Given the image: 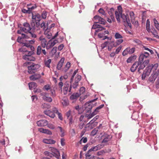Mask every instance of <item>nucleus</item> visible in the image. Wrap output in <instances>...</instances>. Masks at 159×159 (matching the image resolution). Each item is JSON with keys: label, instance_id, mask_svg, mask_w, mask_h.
<instances>
[{"label": "nucleus", "instance_id": "nucleus-1", "mask_svg": "<svg viewBox=\"0 0 159 159\" xmlns=\"http://www.w3.org/2000/svg\"><path fill=\"white\" fill-rule=\"evenodd\" d=\"M39 39L40 41V45L38 46L36 54L38 55L41 54L42 52L44 55H46L47 53L45 49H42V48H46L47 50L49 49L53 46L57 42L56 40L52 39L50 40L47 42L46 39L43 36H40Z\"/></svg>", "mask_w": 159, "mask_h": 159}, {"label": "nucleus", "instance_id": "nucleus-2", "mask_svg": "<svg viewBox=\"0 0 159 159\" xmlns=\"http://www.w3.org/2000/svg\"><path fill=\"white\" fill-rule=\"evenodd\" d=\"M117 11L115 12L116 19L118 22L119 23L120 21V18L122 19L123 21L124 22L127 23L129 26L130 27L131 25L130 23L129 19L127 17V16L124 14H122V8L121 6H118L117 7Z\"/></svg>", "mask_w": 159, "mask_h": 159}, {"label": "nucleus", "instance_id": "nucleus-3", "mask_svg": "<svg viewBox=\"0 0 159 159\" xmlns=\"http://www.w3.org/2000/svg\"><path fill=\"white\" fill-rule=\"evenodd\" d=\"M19 51L23 52L22 58L24 60L30 61H34L35 60V58L32 56L33 53V51H28L23 47L19 49Z\"/></svg>", "mask_w": 159, "mask_h": 159}, {"label": "nucleus", "instance_id": "nucleus-4", "mask_svg": "<svg viewBox=\"0 0 159 159\" xmlns=\"http://www.w3.org/2000/svg\"><path fill=\"white\" fill-rule=\"evenodd\" d=\"M52 153L48 151H45L44 153L46 155L49 156L50 157H52L53 156L57 159H59L60 158V152L57 149L54 148H52Z\"/></svg>", "mask_w": 159, "mask_h": 159}, {"label": "nucleus", "instance_id": "nucleus-5", "mask_svg": "<svg viewBox=\"0 0 159 159\" xmlns=\"http://www.w3.org/2000/svg\"><path fill=\"white\" fill-rule=\"evenodd\" d=\"M40 67V66L38 64L33 63L30 66H28V71L30 74L34 73Z\"/></svg>", "mask_w": 159, "mask_h": 159}, {"label": "nucleus", "instance_id": "nucleus-6", "mask_svg": "<svg viewBox=\"0 0 159 159\" xmlns=\"http://www.w3.org/2000/svg\"><path fill=\"white\" fill-rule=\"evenodd\" d=\"M93 20L95 24H96L99 23L101 24L105 25L106 23V21L104 19L98 15H96L94 16Z\"/></svg>", "mask_w": 159, "mask_h": 159}, {"label": "nucleus", "instance_id": "nucleus-7", "mask_svg": "<svg viewBox=\"0 0 159 159\" xmlns=\"http://www.w3.org/2000/svg\"><path fill=\"white\" fill-rule=\"evenodd\" d=\"M72 88V85H71L69 86V82L66 81L64 84L63 88V92L64 95L67 94L68 92L70 93Z\"/></svg>", "mask_w": 159, "mask_h": 159}, {"label": "nucleus", "instance_id": "nucleus-8", "mask_svg": "<svg viewBox=\"0 0 159 159\" xmlns=\"http://www.w3.org/2000/svg\"><path fill=\"white\" fill-rule=\"evenodd\" d=\"M23 26L24 27H20V29L21 30H23L26 34L27 33L30 31L31 28L30 27V25L28 23L25 22L23 23Z\"/></svg>", "mask_w": 159, "mask_h": 159}, {"label": "nucleus", "instance_id": "nucleus-9", "mask_svg": "<svg viewBox=\"0 0 159 159\" xmlns=\"http://www.w3.org/2000/svg\"><path fill=\"white\" fill-rule=\"evenodd\" d=\"M93 29L95 30V34L96 33H98L99 31L105 30V29L104 28L102 27L100 25L94 24L93 25L92 28V30Z\"/></svg>", "mask_w": 159, "mask_h": 159}, {"label": "nucleus", "instance_id": "nucleus-10", "mask_svg": "<svg viewBox=\"0 0 159 159\" xmlns=\"http://www.w3.org/2000/svg\"><path fill=\"white\" fill-rule=\"evenodd\" d=\"M40 95L42 96V98L44 101L48 102H51L52 101V98L48 96V93H47L42 92L41 93Z\"/></svg>", "mask_w": 159, "mask_h": 159}, {"label": "nucleus", "instance_id": "nucleus-11", "mask_svg": "<svg viewBox=\"0 0 159 159\" xmlns=\"http://www.w3.org/2000/svg\"><path fill=\"white\" fill-rule=\"evenodd\" d=\"M149 53L147 52L142 53L139 56V61H140V63L143 62L144 59H146L149 56Z\"/></svg>", "mask_w": 159, "mask_h": 159}, {"label": "nucleus", "instance_id": "nucleus-12", "mask_svg": "<svg viewBox=\"0 0 159 159\" xmlns=\"http://www.w3.org/2000/svg\"><path fill=\"white\" fill-rule=\"evenodd\" d=\"M48 121L45 120H40L37 122V125L39 126H46L48 125Z\"/></svg>", "mask_w": 159, "mask_h": 159}, {"label": "nucleus", "instance_id": "nucleus-13", "mask_svg": "<svg viewBox=\"0 0 159 159\" xmlns=\"http://www.w3.org/2000/svg\"><path fill=\"white\" fill-rule=\"evenodd\" d=\"M32 20L34 21H40L41 20V16L40 14H34L32 13Z\"/></svg>", "mask_w": 159, "mask_h": 159}, {"label": "nucleus", "instance_id": "nucleus-14", "mask_svg": "<svg viewBox=\"0 0 159 159\" xmlns=\"http://www.w3.org/2000/svg\"><path fill=\"white\" fill-rule=\"evenodd\" d=\"M43 113L45 115L48 116L52 118H54L55 116V114H54L53 112H52V111L48 110H46L44 111Z\"/></svg>", "mask_w": 159, "mask_h": 159}, {"label": "nucleus", "instance_id": "nucleus-15", "mask_svg": "<svg viewBox=\"0 0 159 159\" xmlns=\"http://www.w3.org/2000/svg\"><path fill=\"white\" fill-rule=\"evenodd\" d=\"M41 77L40 75L37 73L31 75L29 77V78L31 80L34 81L40 79Z\"/></svg>", "mask_w": 159, "mask_h": 159}, {"label": "nucleus", "instance_id": "nucleus-16", "mask_svg": "<svg viewBox=\"0 0 159 159\" xmlns=\"http://www.w3.org/2000/svg\"><path fill=\"white\" fill-rule=\"evenodd\" d=\"M23 37H25V39H28L30 38V37L33 38H35L36 37V35L34 34L31 33L30 31L25 34V35H23Z\"/></svg>", "mask_w": 159, "mask_h": 159}, {"label": "nucleus", "instance_id": "nucleus-17", "mask_svg": "<svg viewBox=\"0 0 159 159\" xmlns=\"http://www.w3.org/2000/svg\"><path fill=\"white\" fill-rule=\"evenodd\" d=\"M23 46L22 47H25L28 48V50H30L31 51H34V47L29 43H23Z\"/></svg>", "mask_w": 159, "mask_h": 159}, {"label": "nucleus", "instance_id": "nucleus-18", "mask_svg": "<svg viewBox=\"0 0 159 159\" xmlns=\"http://www.w3.org/2000/svg\"><path fill=\"white\" fill-rule=\"evenodd\" d=\"M104 106V104H102L100 105L99 106L97 107L95 110L90 115V119L94 116V115H96L98 111V110L102 108Z\"/></svg>", "mask_w": 159, "mask_h": 159}, {"label": "nucleus", "instance_id": "nucleus-19", "mask_svg": "<svg viewBox=\"0 0 159 159\" xmlns=\"http://www.w3.org/2000/svg\"><path fill=\"white\" fill-rule=\"evenodd\" d=\"M65 60L64 58H62L60 61L58 62L57 67V68L58 70H60L61 69Z\"/></svg>", "mask_w": 159, "mask_h": 159}, {"label": "nucleus", "instance_id": "nucleus-20", "mask_svg": "<svg viewBox=\"0 0 159 159\" xmlns=\"http://www.w3.org/2000/svg\"><path fill=\"white\" fill-rule=\"evenodd\" d=\"M114 12V10L113 8H111L108 11V13L111 17L113 22L115 21V20L114 16H113V14Z\"/></svg>", "mask_w": 159, "mask_h": 159}, {"label": "nucleus", "instance_id": "nucleus-21", "mask_svg": "<svg viewBox=\"0 0 159 159\" xmlns=\"http://www.w3.org/2000/svg\"><path fill=\"white\" fill-rule=\"evenodd\" d=\"M104 146V145L103 144H98V145L93 147L90 149V152L91 151H96L103 148Z\"/></svg>", "mask_w": 159, "mask_h": 159}, {"label": "nucleus", "instance_id": "nucleus-22", "mask_svg": "<svg viewBox=\"0 0 159 159\" xmlns=\"http://www.w3.org/2000/svg\"><path fill=\"white\" fill-rule=\"evenodd\" d=\"M138 61L135 62H134V64L132 65L131 68H130V70L132 72H134L138 67Z\"/></svg>", "mask_w": 159, "mask_h": 159}, {"label": "nucleus", "instance_id": "nucleus-23", "mask_svg": "<svg viewBox=\"0 0 159 159\" xmlns=\"http://www.w3.org/2000/svg\"><path fill=\"white\" fill-rule=\"evenodd\" d=\"M57 129L58 131L60 132V135L61 137H63L64 136L65 130L63 128L60 126H58Z\"/></svg>", "mask_w": 159, "mask_h": 159}, {"label": "nucleus", "instance_id": "nucleus-24", "mask_svg": "<svg viewBox=\"0 0 159 159\" xmlns=\"http://www.w3.org/2000/svg\"><path fill=\"white\" fill-rule=\"evenodd\" d=\"M43 141L44 143L47 144H54L56 142L55 141L51 139H45L43 140Z\"/></svg>", "mask_w": 159, "mask_h": 159}, {"label": "nucleus", "instance_id": "nucleus-25", "mask_svg": "<svg viewBox=\"0 0 159 159\" xmlns=\"http://www.w3.org/2000/svg\"><path fill=\"white\" fill-rule=\"evenodd\" d=\"M40 27L45 32L48 29V24H46L44 22H42L40 25Z\"/></svg>", "mask_w": 159, "mask_h": 159}, {"label": "nucleus", "instance_id": "nucleus-26", "mask_svg": "<svg viewBox=\"0 0 159 159\" xmlns=\"http://www.w3.org/2000/svg\"><path fill=\"white\" fill-rule=\"evenodd\" d=\"M136 58V56H131L127 60L126 62L127 63H131L132 61H134Z\"/></svg>", "mask_w": 159, "mask_h": 159}, {"label": "nucleus", "instance_id": "nucleus-27", "mask_svg": "<svg viewBox=\"0 0 159 159\" xmlns=\"http://www.w3.org/2000/svg\"><path fill=\"white\" fill-rule=\"evenodd\" d=\"M27 6L28 7L27 8L30 10V13L32 12V11L36 7V5L35 4L32 5V4H30L28 5Z\"/></svg>", "mask_w": 159, "mask_h": 159}, {"label": "nucleus", "instance_id": "nucleus-28", "mask_svg": "<svg viewBox=\"0 0 159 159\" xmlns=\"http://www.w3.org/2000/svg\"><path fill=\"white\" fill-rule=\"evenodd\" d=\"M80 94L78 93H73L70 97V99L73 100L75 99L78 98L80 96Z\"/></svg>", "mask_w": 159, "mask_h": 159}, {"label": "nucleus", "instance_id": "nucleus-29", "mask_svg": "<svg viewBox=\"0 0 159 159\" xmlns=\"http://www.w3.org/2000/svg\"><path fill=\"white\" fill-rule=\"evenodd\" d=\"M29 88L31 90L33 88L35 89L36 86V84L34 82H32L28 84Z\"/></svg>", "mask_w": 159, "mask_h": 159}, {"label": "nucleus", "instance_id": "nucleus-30", "mask_svg": "<svg viewBox=\"0 0 159 159\" xmlns=\"http://www.w3.org/2000/svg\"><path fill=\"white\" fill-rule=\"evenodd\" d=\"M51 60L49 59L47 60H45L44 61V65L46 67L50 68V64L51 62Z\"/></svg>", "mask_w": 159, "mask_h": 159}, {"label": "nucleus", "instance_id": "nucleus-31", "mask_svg": "<svg viewBox=\"0 0 159 159\" xmlns=\"http://www.w3.org/2000/svg\"><path fill=\"white\" fill-rule=\"evenodd\" d=\"M89 101L86 102L84 105V107L85 108L86 111L89 113Z\"/></svg>", "mask_w": 159, "mask_h": 159}, {"label": "nucleus", "instance_id": "nucleus-32", "mask_svg": "<svg viewBox=\"0 0 159 159\" xmlns=\"http://www.w3.org/2000/svg\"><path fill=\"white\" fill-rule=\"evenodd\" d=\"M138 66H139L138 68V71L139 72L140 70L143 69L145 66L143 63V62L140 63V61H138Z\"/></svg>", "mask_w": 159, "mask_h": 159}, {"label": "nucleus", "instance_id": "nucleus-33", "mask_svg": "<svg viewBox=\"0 0 159 159\" xmlns=\"http://www.w3.org/2000/svg\"><path fill=\"white\" fill-rule=\"evenodd\" d=\"M111 138L109 135H107L103 139L102 143H106L109 141Z\"/></svg>", "mask_w": 159, "mask_h": 159}, {"label": "nucleus", "instance_id": "nucleus-34", "mask_svg": "<svg viewBox=\"0 0 159 159\" xmlns=\"http://www.w3.org/2000/svg\"><path fill=\"white\" fill-rule=\"evenodd\" d=\"M153 22L154 25L156 28L159 31V24L156 19H154Z\"/></svg>", "mask_w": 159, "mask_h": 159}, {"label": "nucleus", "instance_id": "nucleus-35", "mask_svg": "<svg viewBox=\"0 0 159 159\" xmlns=\"http://www.w3.org/2000/svg\"><path fill=\"white\" fill-rule=\"evenodd\" d=\"M61 102L63 106H66L68 104V101L67 99H62L61 100Z\"/></svg>", "mask_w": 159, "mask_h": 159}, {"label": "nucleus", "instance_id": "nucleus-36", "mask_svg": "<svg viewBox=\"0 0 159 159\" xmlns=\"http://www.w3.org/2000/svg\"><path fill=\"white\" fill-rule=\"evenodd\" d=\"M98 37L104 40L106 39L107 37L106 36H104V35L103 34V33H99L98 35Z\"/></svg>", "mask_w": 159, "mask_h": 159}, {"label": "nucleus", "instance_id": "nucleus-37", "mask_svg": "<svg viewBox=\"0 0 159 159\" xmlns=\"http://www.w3.org/2000/svg\"><path fill=\"white\" fill-rule=\"evenodd\" d=\"M70 63L69 62H68L66 65L64 69V71L65 72H66L70 68Z\"/></svg>", "mask_w": 159, "mask_h": 159}, {"label": "nucleus", "instance_id": "nucleus-38", "mask_svg": "<svg viewBox=\"0 0 159 159\" xmlns=\"http://www.w3.org/2000/svg\"><path fill=\"white\" fill-rule=\"evenodd\" d=\"M127 49H128L127 50L129 52V54H132L135 51V48H128Z\"/></svg>", "mask_w": 159, "mask_h": 159}, {"label": "nucleus", "instance_id": "nucleus-39", "mask_svg": "<svg viewBox=\"0 0 159 159\" xmlns=\"http://www.w3.org/2000/svg\"><path fill=\"white\" fill-rule=\"evenodd\" d=\"M23 35H25V34H22L21 37H18L17 39V42L19 43H22L23 41L22 39H25V37H23Z\"/></svg>", "mask_w": 159, "mask_h": 159}, {"label": "nucleus", "instance_id": "nucleus-40", "mask_svg": "<svg viewBox=\"0 0 159 159\" xmlns=\"http://www.w3.org/2000/svg\"><path fill=\"white\" fill-rule=\"evenodd\" d=\"M99 116H96L95 117L93 118V119L91 120V121H90V124L91 123V126H92L93 124V123H96V122H94V121L97 120L98 118H99Z\"/></svg>", "mask_w": 159, "mask_h": 159}, {"label": "nucleus", "instance_id": "nucleus-41", "mask_svg": "<svg viewBox=\"0 0 159 159\" xmlns=\"http://www.w3.org/2000/svg\"><path fill=\"white\" fill-rule=\"evenodd\" d=\"M85 88L84 87H81L79 90V93L80 95L83 94L85 91Z\"/></svg>", "mask_w": 159, "mask_h": 159}, {"label": "nucleus", "instance_id": "nucleus-42", "mask_svg": "<svg viewBox=\"0 0 159 159\" xmlns=\"http://www.w3.org/2000/svg\"><path fill=\"white\" fill-rule=\"evenodd\" d=\"M81 79V76L80 75H77L75 77V82L79 83V82Z\"/></svg>", "mask_w": 159, "mask_h": 159}, {"label": "nucleus", "instance_id": "nucleus-43", "mask_svg": "<svg viewBox=\"0 0 159 159\" xmlns=\"http://www.w3.org/2000/svg\"><path fill=\"white\" fill-rule=\"evenodd\" d=\"M50 107V105L48 103H43L42 104L41 107L43 109L48 108V109Z\"/></svg>", "mask_w": 159, "mask_h": 159}, {"label": "nucleus", "instance_id": "nucleus-44", "mask_svg": "<svg viewBox=\"0 0 159 159\" xmlns=\"http://www.w3.org/2000/svg\"><path fill=\"white\" fill-rule=\"evenodd\" d=\"M115 37L116 39H120L123 38L122 35L119 33H115Z\"/></svg>", "mask_w": 159, "mask_h": 159}, {"label": "nucleus", "instance_id": "nucleus-45", "mask_svg": "<svg viewBox=\"0 0 159 159\" xmlns=\"http://www.w3.org/2000/svg\"><path fill=\"white\" fill-rule=\"evenodd\" d=\"M108 152L107 150H106L105 151L102 150L97 152V155L99 156L102 155L104 154L105 153Z\"/></svg>", "mask_w": 159, "mask_h": 159}, {"label": "nucleus", "instance_id": "nucleus-46", "mask_svg": "<svg viewBox=\"0 0 159 159\" xmlns=\"http://www.w3.org/2000/svg\"><path fill=\"white\" fill-rule=\"evenodd\" d=\"M131 22L132 24L134 25L136 27H138L139 25L138 22L137 20H135V19L131 20Z\"/></svg>", "mask_w": 159, "mask_h": 159}, {"label": "nucleus", "instance_id": "nucleus-47", "mask_svg": "<svg viewBox=\"0 0 159 159\" xmlns=\"http://www.w3.org/2000/svg\"><path fill=\"white\" fill-rule=\"evenodd\" d=\"M51 89V87L49 84H47L44 85L43 88V90H45L47 91L48 90H49L50 91Z\"/></svg>", "mask_w": 159, "mask_h": 159}, {"label": "nucleus", "instance_id": "nucleus-48", "mask_svg": "<svg viewBox=\"0 0 159 159\" xmlns=\"http://www.w3.org/2000/svg\"><path fill=\"white\" fill-rule=\"evenodd\" d=\"M57 48L56 47H54L51 50V53L52 55H54L57 52Z\"/></svg>", "mask_w": 159, "mask_h": 159}, {"label": "nucleus", "instance_id": "nucleus-49", "mask_svg": "<svg viewBox=\"0 0 159 159\" xmlns=\"http://www.w3.org/2000/svg\"><path fill=\"white\" fill-rule=\"evenodd\" d=\"M98 12L105 16H106V14L104 10L102 8H100L98 11Z\"/></svg>", "mask_w": 159, "mask_h": 159}, {"label": "nucleus", "instance_id": "nucleus-50", "mask_svg": "<svg viewBox=\"0 0 159 159\" xmlns=\"http://www.w3.org/2000/svg\"><path fill=\"white\" fill-rule=\"evenodd\" d=\"M146 28L147 30L149 32L150 31V21L149 20H148L147 21Z\"/></svg>", "mask_w": 159, "mask_h": 159}, {"label": "nucleus", "instance_id": "nucleus-51", "mask_svg": "<svg viewBox=\"0 0 159 159\" xmlns=\"http://www.w3.org/2000/svg\"><path fill=\"white\" fill-rule=\"evenodd\" d=\"M89 96V94H87L84 96H81L80 99V101H82L83 100Z\"/></svg>", "mask_w": 159, "mask_h": 159}, {"label": "nucleus", "instance_id": "nucleus-52", "mask_svg": "<svg viewBox=\"0 0 159 159\" xmlns=\"http://www.w3.org/2000/svg\"><path fill=\"white\" fill-rule=\"evenodd\" d=\"M151 32H152V34L154 35L155 37L156 38H158L159 37V36L158 35V34L156 30H152V31H151Z\"/></svg>", "mask_w": 159, "mask_h": 159}, {"label": "nucleus", "instance_id": "nucleus-53", "mask_svg": "<svg viewBox=\"0 0 159 159\" xmlns=\"http://www.w3.org/2000/svg\"><path fill=\"white\" fill-rule=\"evenodd\" d=\"M47 12L46 11H44L42 14V17L43 19H45L46 18L47 15Z\"/></svg>", "mask_w": 159, "mask_h": 159}, {"label": "nucleus", "instance_id": "nucleus-54", "mask_svg": "<svg viewBox=\"0 0 159 159\" xmlns=\"http://www.w3.org/2000/svg\"><path fill=\"white\" fill-rule=\"evenodd\" d=\"M43 133L49 135H51L52 134L51 131L48 129H44Z\"/></svg>", "mask_w": 159, "mask_h": 159}, {"label": "nucleus", "instance_id": "nucleus-55", "mask_svg": "<svg viewBox=\"0 0 159 159\" xmlns=\"http://www.w3.org/2000/svg\"><path fill=\"white\" fill-rule=\"evenodd\" d=\"M130 15L131 18V20H132L133 19H134L135 17L133 11H131L130 12Z\"/></svg>", "mask_w": 159, "mask_h": 159}, {"label": "nucleus", "instance_id": "nucleus-56", "mask_svg": "<svg viewBox=\"0 0 159 159\" xmlns=\"http://www.w3.org/2000/svg\"><path fill=\"white\" fill-rule=\"evenodd\" d=\"M22 11L23 13H30V10H29V9H28V8H27V10L25 8H23L22 9Z\"/></svg>", "mask_w": 159, "mask_h": 159}, {"label": "nucleus", "instance_id": "nucleus-57", "mask_svg": "<svg viewBox=\"0 0 159 159\" xmlns=\"http://www.w3.org/2000/svg\"><path fill=\"white\" fill-rule=\"evenodd\" d=\"M77 72H78V70H75V71L74 72L73 74V75L72 76V77L71 78V79H70V82H71L73 81L75 76V75L77 73Z\"/></svg>", "mask_w": 159, "mask_h": 159}, {"label": "nucleus", "instance_id": "nucleus-58", "mask_svg": "<svg viewBox=\"0 0 159 159\" xmlns=\"http://www.w3.org/2000/svg\"><path fill=\"white\" fill-rule=\"evenodd\" d=\"M98 129H94L93 131L91 132V135L92 136H94L96 134L97 132H98Z\"/></svg>", "mask_w": 159, "mask_h": 159}, {"label": "nucleus", "instance_id": "nucleus-59", "mask_svg": "<svg viewBox=\"0 0 159 159\" xmlns=\"http://www.w3.org/2000/svg\"><path fill=\"white\" fill-rule=\"evenodd\" d=\"M78 85V83L74 82L73 83L72 86L74 89H75L77 87Z\"/></svg>", "mask_w": 159, "mask_h": 159}, {"label": "nucleus", "instance_id": "nucleus-60", "mask_svg": "<svg viewBox=\"0 0 159 159\" xmlns=\"http://www.w3.org/2000/svg\"><path fill=\"white\" fill-rule=\"evenodd\" d=\"M83 141L84 143H85L87 142V138H83L80 141V144L81 143V142Z\"/></svg>", "mask_w": 159, "mask_h": 159}, {"label": "nucleus", "instance_id": "nucleus-61", "mask_svg": "<svg viewBox=\"0 0 159 159\" xmlns=\"http://www.w3.org/2000/svg\"><path fill=\"white\" fill-rule=\"evenodd\" d=\"M128 49H127V48L125 49L123 52H122V55L123 56H125L126 55L129 54V52L128 51Z\"/></svg>", "mask_w": 159, "mask_h": 159}, {"label": "nucleus", "instance_id": "nucleus-62", "mask_svg": "<svg viewBox=\"0 0 159 159\" xmlns=\"http://www.w3.org/2000/svg\"><path fill=\"white\" fill-rule=\"evenodd\" d=\"M109 42H104L103 44L101 45V47L102 48H104L105 47H106L109 43Z\"/></svg>", "mask_w": 159, "mask_h": 159}, {"label": "nucleus", "instance_id": "nucleus-63", "mask_svg": "<svg viewBox=\"0 0 159 159\" xmlns=\"http://www.w3.org/2000/svg\"><path fill=\"white\" fill-rule=\"evenodd\" d=\"M33 91H34V92L36 93H42L41 89H34Z\"/></svg>", "mask_w": 159, "mask_h": 159}, {"label": "nucleus", "instance_id": "nucleus-64", "mask_svg": "<svg viewBox=\"0 0 159 159\" xmlns=\"http://www.w3.org/2000/svg\"><path fill=\"white\" fill-rule=\"evenodd\" d=\"M52 111V112H53L54 114H55V113L57 114L59 112L58 110L55 107L53 108Z\"/></svg>", "mask_w": 159, "mask_h": 159}]
</instances>
